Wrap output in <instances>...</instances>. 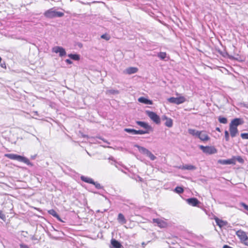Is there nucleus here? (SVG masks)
Instances as JSON below:
<instances>
[{"mask_svg": "<svg viewBox=\"0 0 248 248\" xmlns=\"http://www.w3.org/2000/svg\"><path fill=\"white\" fill-rule=\"evenodd\" d=\"M118 221L122 224L126 223V220L125 219L124 216L122 213H119L118 216Z\"/></svg>", "mask_w": 248, "mask_h": 248, "instance_id": "nucleus-21", "label": "nucleus"}, {"mask_svg": "<svg viewBox=\"0 0 248 248\" xmlns=\"http://www.w3.org/2000/svg\"><path fill=\"white\" fill-rule=\"evenodd\" d=\"M163 120H166L165 125L168 127H171L172 126L173 122L172 120L170 118H168L166 116H163L162 118Z\"/></svg>", "mask_w": 248, "mask_h": 248, "instance_id": "nucleus-13", "label": "nucleus"}, {"mask_svg": "<svg viewBox=\"0 0 248 248\" xmlns=\"http://www.w3.org/2000/svg\"><path fill=\"white\" fill-rule=\"evenodd\" d=\"M232 158H235V161L236 162V160H237L240 163H243L244 162V160L240 156H237L236 157H233Z\"/></svg>", "mask_w": 248, "mask_h": 248, "instance_id": "nucleus-35", "label": "nucleus"}, {"mask_svg": "<svg viewBox=\"0 0 248 248\" xmlns=\"http://www.w3.org/2000/svg\"><path fill=\"white\" fill-rule=\"evenodd\" d=\"M101 38L104 39L107 41H108L110 39V36L107 34H102L101 36Z\"/></svg>", "mask_w": 248, "mask_h": 248, "instance_id": "nucleus-34", "label": "nucleus"}, {"mask_svg": "<svg viewBox=\"0 0 248 248\" xmlns=\"http://www.w3.org/2000/svg\"><path fill=\"white\" fill-rule=\"evenodd\" d=\"M44 15L47 18H52L56 17H62L64 14L61 12L56 11L53 8H51L47 10L44 13Z\"/></svg>", "mask_w": 248, "mask_h": 248, "instance_id": "nucleus-2", "label": "nucleus"}, {"mask_svg": "<svg viewBox=\"0 0 248 248\" xmlns=\"http://www.w3.org/2000/svg\"><path fill=\"white\" fill-rule=\"evenodd\" d=\"M200 131H197V130H196L195 129H188V133L192 136H195L196 137H198V136L199 135V133H200Z\"/></svg>", "mask_w": 248, "mask_h": 248, "instance_id": "nucleus-24", "label": "nucleus"}, {"mask_svg": "<svg viewBox=\"0 0 248 248\" xmlns=\"http://www.w3.org/2000/svg\"><path fill=\"white\" fill-rule=\"evenodd\" d=\"M1 66L2 67V68H6V65H5V63H2L1 64Z\"/></svg>", "mask_w": 248, "mask_h": 248, "instance_id": "nucleus-43", "label": "nucleus"}, {"mask_svg": "<svg viewBox=\"0 0 248 248\" xmlns=\"http://www.w3.org/2000/svg\"><path fill=\"white\" fill-rule=\"evenodd\" d=\"M200 148L202 150L203 152L209 155L214 154L217 153V149L213 146H204L200 145Z\"/></svg>", "mask_w": 248, "mask_h": 248, "instance_id": "nucleus-4", "label": "nucleus"}, {"mask_svg": "<svg viewBox=\"0 0 248 248\" xmlns=\"http://www.w3.org/2000/svg\"><path fill=\"white\" fill-rule=\"evenodd\" d=\"M243 123V121L242 119L240 118H235L232 120L230 125H232V126L237 127L239 125L242 124Z\"/></svg>", "mask_w": 248, "mask_h": 248, "instance_id": "nucleus-10", "label": "nucleus"}, {"mask_svg": "<svg viewBox=\"0 0 248 248\" xmlns=\"http://www.w3.org/2000/svg\"><path fill=\"white\" fill-rule=\"evenodd\" d=\"M5 217V215L2 213V211L0 210V218L3 219Z\"/></svg>", "mask_w": 248, "mask_h": 248, "instance_id": "nucleus-41", "label": "nucleus"}, {"mask_svg": "<svg viewBox=\"0 0 248 248\" xmlns=\"http://www.w3.org/2000/svg\"><path fill=\"white\" fill-rule=\"evenodd\" d=\"M111 244L115 248H121L122 246L119 242L113 239L111 240Z\"/></svg>", "mask_w": 248, "mask_h": 248, "instance_id": "nucleus-22", "label": "nucleus"}, {"mask_svg": "<svg viewBox=\"0 0 248 248\" xmlns=\"http://www.w3.org/2000/svg\"><path fill=\"white\" fill-rule=\"evenodd\" d=\"M218 163L222 165L235 164V158H232L226 160L219 159L217 161Z\"/></svg>", "mask_w": 248, "mask_h": 248, "instance_id": "nucleus-8", "label": "nucleus"}, {"mask_svg": "<svg viewBox=\"0 0 248 248\" xmlns=\"http://www.w3.org/2000/svg\"><path fill=\"white\" fill-rule=\"evenodd\" d=\"M134 146L137 147L138 149L139 152L140 153L145 155H146L147 154V153H148V152L149 151L147 149L145 148V147L140 146L137 144H135L134 145Z\"/></svg>", "mask_w": 248, "mask_h": 248, "instance_id": "nucleus-18", "label": "nucleus"}, {"mask_svg": "<svg viewBox=\"0 0 248 248\" xmlns=\"http://www.w3.org/2000/svg\"><path fill=\"white\" fill-rule=\"evenodd\" d=\"M241 137L243 139H248V133H242Z\"/></svg>", "mask_w": 248, "mask_h": 248, "instance_id": "nucleus-38", "label": "nucleus"}, {"mask_svg": "<svg viewBox=\"0 0 248 248\" xmlns=\"http://www.w3.org/2000/svg\"><path fill=\"white\" fill-rule=\"evenodd\" d=\"M65 62L66 63H67L68 64H72L73 63L70 60H69V59H66L65 60Z\"/></svg>", "mask_w": 248, "mask_h": 248, "instance_id": "nucleus-42", "label": "nucleus"}, {"mask_svg": "<svg viewBox=\"0 0 248 248\" xmlns=\"http://www.w3.org/2000/svg\"><path fill=\"white\" fill-rule=\"evenodd\" d=\"M199 135L198 136V138H199L202 141H207L209 140L210 138L206 134L205 131H200L199 133Z\"/></svg>", "mask_w": 248, "mask_h": 248, "instance_id": "nucleus-9", "label": "nucleus"}, {"mask_svg": "<svg viewBox=\"0 0 248 248\" xmlns=\"http://www.w3.org/2000/svg\"><path fill=\"white\" fill-rule=\"evenodd\" d=\"M240 205L242 207H243L246 210L248 211V205H247L244 202H240Z\"/></svg>", "mask_w": 248, "mask_h": 248, "instance_id": "nucleus-37", "label": "nucleus"}, {"mask_svg": "<svg viewBox=\"0 0 248 248\" xmlns=\"http://www.w3.org/2000/svg\"><path fill=\"white\" fill-rule=\"evenodd\" d=\"M5 156L9 159L16 160L19 162H23L28 165L32 166V164L30 162V160L26 157L14 154H5Z\"/></svg>", "mask_w": 248, "mask_h": 248, "instance_id": "nucleus-1", "label": "nucleus"}, {"mask_svg": "<svg viewBox=\"0 0 248 248\" xmlns=\"http://www.w3.org/2000/svg\"><path fill=\"white\" fill-rule=\"evenodd\" d=\"M92 184L94 185L97 189H100L102 188V186H101V185L97 182H94V183H92Z\"/></svg>", "mask_w": 248, "mask_h": 248, "instance_id": "nucleus-36", "label": "nucleus"}, {"mask_svg": "<svg viewBox=\"0 0 248 248\" xmlns=\"http://www.w3.org/2000/svg\"><path fill=\"white\" fill-rule=\"evenodd\" d=\"M52 52L59 53L60 57H63L66 55L65 49L62 46H56L52 48Z\"/></svg>", "mask_w": 248, "mask_h": 248, "instance_id": "nucleus-7", "label": "nucleus"}, {"mask_svg": "<svg viewBox=\"0 0 248 248\" xmlns=\"http://www.w3.org/2000/svg\"><path fill=\"white\" fill-rule=\"evenodd\" d=\"M225 138L226 141H229V134L227 131H225Z\"/></svg>", "mask_w": 248, "mask_h": 248, "instance_id": "nucleus-39", "label": "nucleus"}, {"mask_svg": "<svg viewBox=\"0 0 248 248\" xmlns=\"http://www.w3.org/2000/svg\"><path fill=\"white\" fill-rule=\"evenodd\" d=\"M106 211V209H105L103 211H100L99 210H97V212H102V213H103L104 212H105Z\"/></svg>", "mask_w": 248, "mask_h": 248, "instance_id": "nucleus-44", "label": "nucleus"}, {"mask_svg": "<svg viewBox=\"0 0 248 248\" xmlns=\"http://www.w3.org/2000/svg\"><path fill=\"white\" fill-rule=\"evenodd\" d=\"M107 94H117L119 93V91L117 90L110 89L107 90L106 92Z\"/></svg>", "mask_w": 248, "mask_h": 248, "instance_id": "nucleus-28", "label": "nucleus"}, {"mask_svg": "<svg viewBox=\"0 0 248 248\" xmlns=\"http://www.w3.org/2000/svg\"><path fill=\"white\" fill-rule=\"evenodd\" d=\"M136 124L140 125V126L145 128L147 130H150L152 129L150 125H149L147 123L144 122H141V121H136Z\"/></svg>", "mask_w": 248, "mask_h": 248, "instance_id": "nucleus-14", "label": "nucleus"}, {"mask_svg": "<svg viewBox=\"0 0 248 248\" xmlns=\"http://www.w3.org/2000/svg\"><path fill=\"white\" fill-rule=\"evenodd\" d=\"M216 130H217V131H219L220 132V128L219 127H217L216 128Z\"/></svg>", "mask_w": 248, "mask_h": 248, "instance_id": "nucleus-45", "label": "nucleus"}, {"mask_svg": "<svg viewBox=\"0 0 248 248\" xmlns=\"http://www.w3.org/2000/svg\"><path fill=\"white\" fill-rule=\"evenodd\" d=\"M146 156L149 157L151 160H154L156 158V156H155L150 151H149Z\"/></svg>", "mask_w": 248, "mask_h": 248, "instance_id": "nucleus-31", "label": "nucleus"}, {"mask_svg": "<svg viewBox=\"0 0 248 248\" xmlns=\"http://www.w3.org/2000/svg\"><path fill=\"white\" fill-rule=\"evenodd\" d=\"M148 116L156 124L160 123V119L159 117L154 112L150 111H146V112Z\"/></svg>", "mask_w": 248, "mask_h": 248, "instance_id": "nucleus-5", "label": "nucleus"}, {"mask_svg": "<svg viewBox=\"0 0 248 248\" xmlns=\"http://www.w3.org/2000/svg\"><path fill=\"white\" fill-rule=\"evenodd\" d=\"M218 121L220 123L226 124L227 123V119L225 117L219 116L218 117Z\"/></svg>", "mask_w": 248, "mask_h": 248, "instance_id": "nucleus-32", "label": "nucleus"}, {"mask_svg": "<svg viewBox=\"0 0 248 248\" xmlns=\"http://www.w3.org/2000/svg\"><path fill=\"white\" fill-rule=\"evenodd\" d=\"M236 234L243 243L248 246V237L245 232L238 230L236 232Z\"/></svg>", "mask_w": 248, "mask_h": 248, "instance_id": "nucleus-3", "label": "nucleus"}, {"mask_svg": "<svg viewBox=\"0 0 248 248\" xmlns=\"http://www.w3.org/2000/svg\"><path fill=\"white\" fill-rule=\"evenodd\" d=\"M138 69L134 67H130L126 68L124 71V73L126 74L131 75L135 74L137 72Z\"/></svg>", "mask_w": 248, "mask_h": 248, "instance_id": "nucleus-12", "label": "nucleus"}, {"mask_svg": "<svg viewBox=\"0 0 248 248\" xmlns=\"http://www.w3.org/2000/svg\"><path fill=\"white\" fill-rule=\"evenodd\" d=\"M138 101L140 103H143L147 105H152L153 104L152 101L149 100L144 97H140L138 99Z\"/></svg>", "mask_w": 248, "mask_h": 248, "instance_id": "nucleus-17", "label": "nucleus"}, {"mask_svg": "<svg viewBox=\"0 0 248 248\" xmlns=\"http://www.w3.org/2000/svg\"><path fill=\"white\" fill-rule=\"evenodd\" d=\"M174 191L178 194H181L184 192V189L182 187L177 186L174 189Z\"/></svg>", "mask_w": 248, "mask_h": 248, "instance_id": "nucleus-29", "label": "nucleus"}, {"mask_svg": "<svg viewBox=\"0 0 248 248\" xmlns=\"http://www.w3.org/2000/svg\"><path fill=\"white\" fill-rule=\"evenodd\" d=\"M168 100L170 103L179 105L185 102L186 99L184 96H180L178 97H172L168 98Z\"/></svg>", "mask_w": 248, "mask_h": 248, "instance_id": "nucleus-6", "label": "nucleus"}, {"mask_svg": "<svg viewBox=\"0 0 248 248\" xmlns=\"http://www.w3.org/2000/svg\"><path fill=\"white\" fill-rule=\"evenodd\" d=\"M153 220L154 223H156L158 226H159L160 228H164L166 226V223L164 221L160 219L154 218L153 219Z\"/></svg>", "mask_w": 248, "mask_h": 248, "instance_id": "nucleus-15", "label": "nucleus"}, {"mask_svg": "<svg viewBox=\"0 0 248 248\" xmlns=\"http://www.w3.org/2000/svg\"><path fill=\"white\" fill-rule=\"evenodd\" d=\"M35 157H36V155H34V156H32V157H31V158H32V159H34Z\"/></svg>", "mask_w": 248, "mask_h": 248, "instance_id": "nucleus-46", "label": "nucleus"}, {"mask_svg": "<svg viewBox=\"0 0 248 248\" xmlns=\"http://www.w3.org/2000/svg\"><path fill=\"white\" fill-rule=\"evenodd\" d=\"M124 131L125 132H126L129 133H131L133 135L137 134L138 130L134 129H130V128H124Z\"/></svg>", "mask_w": 248, "mask_h": 248, "instance_id": "nucleus-27", "label": "nucleus"}, {"mask_svg": "<svg viewBox=\"0 0 248 248\" xmlns=\"http://www.w3.org/2000/svg\"><path fill=\"white\" fill-rule=\"evenodd\" d=\"M112 157H109V159H112Z\"/></svg>", "mask_w": 248, "mask_h": 248, "instance_id": "nucleus-48", "label": "nucleus"}, {"mask_svg": "<svg viewBox=\"0 0 248 248\" xmlns=\"http://www.w3.org/2000/svg\"><path fill=\"white\" fill-rule=\"evenodd\" d=\"M230 131L231 136L232 137H234L238 133V129L237 127H233L232 125H230Z\"/></svg>", "mask_w": 248, "mask_h": 248, "instance_id": "nucleus-20", "label": "nucleus"}, {"mask_svg": "<svg viewBox=\"0 0 248 248\" xmlns=\"http://www.w3.org/2000/svg\"><path fill=\"white\" fill-rule=\"evenodd\" d=\"M1 57H0V62H1Z\"/></svg>", "mask_w": 248, "mask_h": 248, "instance_id": "nucleus-47", "label": "nucleus"}, {"mask_svg": "<svg viewBox=\"0 0 248 248\" xmlns=\"http://www.w3.org/2000/svg\"><path fill=\"white\" fill-rule=\"evenodd\" d=\"M68 56L71 59L75 61H78L80 59V56L77 54H69Z\"/></svg>", "mask_w": 248, "mask_h": 248, "instance_id": "nucleus-26", "label": "nucleus"}, {"mask_svg": "<svg viewBox=\"0 0 248 248\" xmlns=\"http://www.w3.org/2000/svg\"><path fill=\"white\" fill-rule=\"evenodd\" d=\"M157 56L161 60H164L166 57V53L164 52H161L157 54Z\"/></svg>", "mask_w": 248, "mask_h": 248, "instance_id": "nucleus-30", "label": "nucleus"}, {"mask_svg": "<svg viewBox=\"0 0 248 248\" xmlns=\"http://www.w3.org/2000/svg\"><path fill=\"white\" fill-rule=\"evenodd\" d=\"M215 220L217 225H218L220 228H222V227L227 225L228 224L227 221L220 219L217 217L215 218Z\"/></svg>", "mask_w": 248, "mask_h": 248, "instance_id": "nucleus-16", "label": "nucleus"}, {"mask_svg": "<svg viewBox=\"0 0 248 248\" xmlns=\"http://www.w3.org/2000/svg\"><path fill=\"white\" fill-rule=\"evenodd\" d=\"M80 178L82 181H83L86 183L92 184V183H94V181L93 180V179L90 177L81 176Z\"/></svg>", "mask_w": 248, "mask_h": 248, "instance_id": "nucleus-23", "label": "nucleus"}, {"mask_svg": "<svg viewBox=\"0 0 248 248\" xmlns=\"http://www.w3.org/2000/svg\"><path fill=\"white\" fill-rule=\"evenodd\" d=\"M20 248H29V247L25 244H20Z\"/></svg>", "mask_w": 248, "mask_h": 248, "instance_id": "nucleus-40", "label": "nucleus"}, {"mask_svg": "<svg viewBox=\"0 0 248 248\" xmlns=\"http://www.w3.org/2000/svg\"><path fill=\"white\" fill-rule=\"evenodd\" d=\"M182 170H195L196 169V167L192 165H185L181 166L179 167Z\"/></svg>", "mask_w": 248, "mask_h": 248, "instance_id": "nucleus-19", "label": "nucleus"}, {"mask_svg": "<svg viewBox=\"0 0 248 248\" xmlns=\"http://www.w3.org/2000/svg\"><path fill=\"white\" fill-rule=\"evenodd\" d=\"M149 133V130L146 129V130H138L137 134H144Z\"/></svg>", "mask_w": 248, "mask_h": 248, "instance_id": "nucleus-33", "label": "nucleus"}, {"mask_svg": "<svg viewBox=\"0 0 248 248\" xmlns=\"http://www.w3.org/2000/svg\"><path fill=\"white\" fill-rule=\"evenodd\" d=\"M48 213L50 215H51L52 216H53L54 217H55L56 218H57L59 220L62 222V221L61 220V218L60 217L59 215L56 213V212L54 210L51 209L48 211Z\"/></svg>", "mask_w": 248, "mask_h": 248, "instance_id": "nucleus-25", "label": "nucleus"}, {"mask_svg": "<svg viewBox=\"0 0 248 248\" xmlns=\"http://www.w3.org/2000/svg\"><path fill=\"white\" fill-rule=\"evenodd\" d=\"M186 202L188 204L193 206H196L200 203V202L195 198L187 199Z\"/></svg>", "mask_w": 248, "mask_h": 248, "instance_id": "nucleus-11", "label": "nucleus"}]
</instances>
